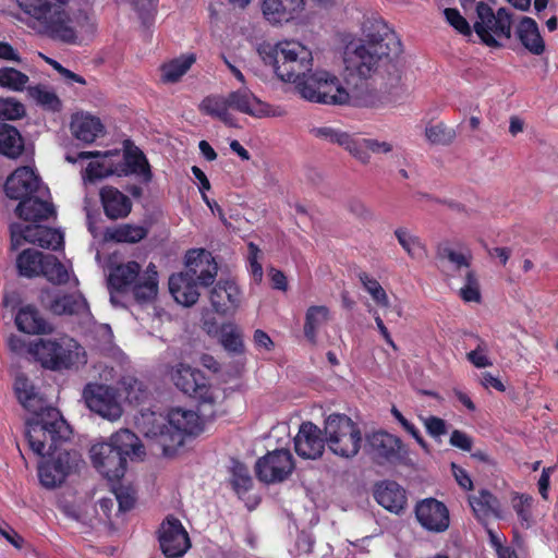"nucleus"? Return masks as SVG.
Returning <instances> with one entry per match:
<instances>
[{
    "instance_id": "473e14b6",
    "label": "nucleus",
    "mask_w": 558,
    "mask_h": 558,
    "mask_svg": "<svg viewBox=\"0 0 558 558\" xmlns=\"http://www.w3.org/2000/svg\"><path fill=\"white\" fill-rule=\"evenodd\" d=\"M148 229L144 226L122 223L113 228H107L105 239L116 243L135 244L145 239Z\"/></svg>"
},
{
    "instance_id": "8fccbe9b",
    "label": "nucleus",
    "mask_w": 558,
    "mask_h": 558,
    "mask_svg": "<svg viewBox=\"0 0 558 558\" xmlns=\"http://www.w3.org/2000/svg\"><path fill=\"white\" fill-rule=\"evenodd\" d=\"M359 279L377 305L383 307H387L389 305V299L386 291L375 278H372L367 272L362 271L359 274Z\"/></svg>"
},
{
    "instance_id": "393cba45",
    "label": "nucleus",
    "mask_w": 558,
    "mask_h": 558,
    "mask_svg": "<svg viewBox=\"0 0 558 558\" xmlns=\"http://www.w3.org/2000/svg\"><path fill=\"white\" fill-rule=\"evenodd\" d=\"M196 280L190 272L173 274L169 278V291L173 299L183 306L194 305L198 298V287Z\"/></svg>"
},
{
    "instance_id": "4be33fe9",
    "label": "nucleus",
    "mask_w": 558,
    "mask_h": 558,
    "mask_svg": "<svg viewBox=\"0 0 558 558\" xmlns=\"http://www.w3.org/2000/svg\"><path fill=\"white\" fill-rule=\"evenodd\" d=\"M375 500L386 510L399 514L407 506V493L402 486L395 481H383L375 485Z\"/></svg>"
},
{
    "instance_id": "6e6d98bb",
    "label": "nucleus",
    "mask_w": 558,
    "mask_h": 558,
    "mask_svg": "<svg viewBox=\"0 0 558 558\" xmlns=\"http://www.w3.org/2000/svg\"><path fill=\"white\" fill-rule=\"evenodd\" d=\"M118 174L117 166H107L104 161H90L85 169V178L95 182L97 180L105 179L111 174Z\"/></svg>"
},
{
    "instance_id": "603ef678",
    "label": "nucleus",
    "mask_w": 558,
    "mask_h": 558,
    "mask_svg": "<svg viewBox=\"0 0 558 558\" xmlns=\"http://www.w3.org/2000/svg\"><path fill=\"white\" fill-rule=\"evenodd\" d=\"M477 345L474 350L466 353V360L476 368H485L493 365L492 360L487 356L488 345L478 338Z\"/></svg>"
},
{
    "instance_id": "c756f323",
    "label": "nucleus",
    "mask_w": 558,
    "mask_h": 558,
    "mask_svg": "<svg viewBox=\"0 0 558 558\" xmlns=\"http://www.w3.org/2000/svg\"><path fill=\"white\" fill-rule=\"evenodd\" d=\"M141 276V265L131 260L117 265L110 271L108 282L113 290L123 293L130 290Z\"/></svg>"
},
{
    "instance_id": "13d9d810",
    "label": "nucleus",
    "mask_w": 558,
    "mask_h": 558,
    "mask_svg": "<svg viewBox=\"0 0 558 558\" xmlns=\"http://www.w3.org/2000/svg\"><path fill=\"white\" fill-rule=\"evenodd\" d=\"M312 135L328 143L338 144L342 146L348 133L340 132L330 126L314 128L311 130Z\"/></svg>"
},
{
    "instance_id": "338daca9",
    "label": "nucleus",
    "mask_w": 558,
    "mask_h": 558,
    "mask_svg": "<svg viewBox=\"0 0 558 558\" xmlns=\"http://www.w3.org/2000/svg\"><path fill=\"white\" fill-rule=\"evenodd\" d=\"M253 341L256 348L271 351L275 347L271 338L262 329H256L253 336Z\"/></svg>"
},
{
    "instance_id": "b1692460",
    "label": "nucleus",
    "mask_w": 558,
    "mask_h": 558,
    "mask_svg": "<svg viewBox=\"0 0 558 558\" xmlns=\"http://www.w3.org/2000/svg\"><path fill=\"white\" fill-rule=\"evenodd\" d=\"M16 328L27 335H48L53 327L44 318L39 310L32 304L21 306L15 314Z\"/></svg>"
},
{
    "instance_id": "3c124183",
    "label": "nucleus",
    "mask_w": 558,
    "mask_h": 558,
    "mask_svg": "<svg viewBox=\"0 0 558 558\" xmlns=\"http://www.w3.org/2000/svg\"><path fill=\"white\" fill-rule=\"evenodd\" d=\"M35 231H39L37 245L43 248H51L53 251H58L64 244L63 235L57 229L43 226L41 229H35Z\"/></svg>"
},
{
    "instance_id": "69168bd1",
    "label": "nucleus",
    "mask_w": 558,
    "mask_h": 558,
    "mask_svg": "<svg viewBox=\"0 0 558 558\" xmlns=\"http://www.w3.org/2000/svg\"><path fill=\"white\" fill-rule=\"evenodd\" d=\"M452 474L459 484L465 490L473 489V481L470 477L469 473L461 466L456 463H451Z\"/></svg>"
},
{
    "instance_id": "ea45409f",
    "label": "nucleus",
    "mask_w": 558,
    "mask_h": 558,
    "mask_svg": "<svg viewBox=\"0 0 558 558\" xmlns=\"http://www.w3.org/2000/svg\"><path fill=\"white\" fill-rule=\"evenodd\" d=\"M395 235L399 244L411 258L421 260L426 257V246L422 243L418 236L410 233L407 228H397L395 230Z\"/></svg>"
},
{
    "instance_id": "6ab92c4d",
    "label": "nucleus",
    "mask_w": 558,
    "mask_h": 558,
    "mask_svg": "<svg viewBox=\"0 0 558 558\" xmlns=\"http://www.w3.org/2000/svg\"><path fill=\"white\" fill-rule=\"evenodd\" d=\"M305 4V0H263L262 13L269 24L282 25L299 19Z\"/></svg>"
},
{
    "instance_id": "6e6552de",
    "label": "nucleus",
    "mask_w": 558,
    "mask_h": 558,
    "mask_svg": "<svg viewBox=\"0 0 558 558\" xmlns=\"http://www.w3.org/2000/svg\"><path fill=\"white\" fill-rule=\"evenodd\" d=\"M477 20L473 31L481 43L487 47L499 49L502 44L499 39H510L512 34V14L506 8L495 11L488 3H476Z\"/></svg>"
},
{
    "instance_id": "412c9836",
    "label": "nucleus",
    "mask_w": 558,
    "mask_h": 558,
    "mask_svg": "<svg viewBox=\"0 0 558 558\" xmlns=\"http://www.w3.org/2000/svg\"><path fill=\"white\" fill-rule=\"evenodd\" d=\"M229 108L254 118L274 116L268 104L259 100L247 87L228 94Z\"/></svg>"
},
{
    "instance_id": "bf43d9fd",
    "label": "nucleus",
    "mask_w": 558,
    "mask_h": 558,
    "mask_svg": "<svg viewBox=\"0 0 558 558\" xmlns=\"http://www.w3.org/2000/svg\"><path fill=\"white\" fill-rule=\"evenodd\" d=\"M533 498L524 494H514L512 507L521 521L527 522L531 518Z\"/></svg>"
},
{
    "instance_id": "bb28decb",
    "label": "nucleus",
    "mask_w": 558,
    "mask_h": 558,
    "mask_svg": "<svg viewBox=\"0 0 558 558\" xmlns=\"http://www.w3.org/2000/svg\"><path fill=\"white\" fill-rule=\"evenodd\" d=\"M46 194H37L33 197L22 199L16 206V215L25 221H43L56 215L52 203L44 201Z\"/></svg>"
},
{
    "instance_id": "de8ad7c7",
    "label": "nucleus",
    "mask_w": 558,
    "mask_h": 558,
    "mask_svg": "<svg viewBox=\"0 0 558 558\" xmlns=\"http://www.w3.org/2000/svg\"><path fill=\"white\" fill-rule=\"evenodd\" d=\"M425 136L434 145H450L456 138V132L445 123L439 122L435 125L426 126Z\"/></svg>"
},
{
    "instance_id": "f704fd0d",
    "label": "nucleus",
    "mask_w": 558,
    "mask_h": 558,
    "mask_svg": "<svg viewBox=\"0 0 558 558\" xmlns=\"http://www.w3.org/2000/svg\"><path fill=\"white\" fill-rule=\"evenodd\" d=\"M50 310L57 315H83L89 311L85 298L74 293L56 298L51 302Z\"/></svg>"
},
{
    "instance_id": "0e129e2a",
    "label": "nucleus",
    "mask_w": 558,
    "mask_h": 558,
    "mask_svg": "<svg viewBox=\"0 0 558 558\" xmlns=\"http://www.w3.org/2000/svg\"><path fill=\"white\" fill-rule=\"evenodd\" d=\"M192 173L195 177V179H197L199 182V191L202 193V197H203L204 202L207 204V206L210 209H213L211 202L205 194V191L210 190V182H209L208 178L206 177L205 172L197 166L192 167Z\"/></svg>"
},
{
    "instance_id": "4468645a",
    "label": "nucleus",
    "mask_w": 558,
    "mask_h": 558,
    "mask_svg": "<svg viewBox=\"0 0 558 558\" xmlns=\"http://www.w3.org/2000/svg\"><path fill=\"white\" fill-rule=\"evenodd\" d=\"M4 192L9 198L22 202L37 194H48L49 190L33 168L23 166L8 177Z\"/></svg>"
},
{
    "instance_id": "09e8293b",
    "label": "nucleus",
    "mask_w": 558,
    "mask_h": 558,
    "mask_svg": "<svg viewBox=\"0 0 558 558\" xmlns=\"http://www.w3.org/2000/svg\"><path fill=\"white\" fill-rule=\"evenodd\" d=\"M368 140L369 138H357L347 134L344 142H342V147L362 163L366 165L371 160Z\"/></svg>"
},
{
    "instance_id": "4c0bfd02",
    "label": "nucleus",
    "mask_w": 558,
    "mask_h": 558,
    "mask_svg": "<svg viewBox=\"0 0 558 558\" xmlns=\"http://www.w3.org/2000/svg\"><path fill=\"white\" fill-rule=\"evenodd\" d=\"M196 61L194 53L183 54L161 65V78L165 83L178 82Z\"/></svg>"
},
{
    "instance_id": "680f3d73",
    "label": "nucleus",
    "mask_w": 558,
    "mask_h": 558,
    "mask_svg": "<svg viewBox=\"0 0 558 558\" xmlns=\"http://www.w3.org/2000/svg\"><path fill=\"white\" fill-rule=\"evenodd\" d=\"M247 247H248V263H250L251 272L254 276V278L260 279L263 277V267H262L260 263L258 262V255L260 253V250L253 242H250Z\"/></svg>"
},
{
    "instance_id": "423d86ee",
    "label": "nucleus",
    "mask_w": 558,
    "mask_h": 558,
    "mask_svg": "<svg viewBox=\"0 0 558 558\" xmlns=\"http://www.w3.org/2000/svg\"><path fill=\"white\" fill-rule=\"evenodd\" d=\"M201 415V413L182 408L169 411L167 424H163L158 433H154L163 456H174L178 449L184 445L187 436H196L203 430Z\"/></svg>"
},
{
    "instance_id": "58836bf2",
    "label": "nucleus",
    "mask_w": 558,
    "mask_h": 558,
    "mask_svg": "<svg viewBox=\"0 0 558 558\" xmlns=\"http://www.w3.org/2000/svg\"><path fill=\"white\" fill-rule=\"evenodd\" d=\"M229 109L228 96L210 95L205 97L199 104V111L203 114L217 118L225 123H230L232 119Z\"/></svg>"
},
{
    "instance_id": "f03ea898",
    "label": "nucleus",
    "mask_w": 558,
    "mask_h": 558,
    "mask_svg": "<svg viewBox=\"0 0 558 558\" xmlns=\"http://www.w3.org/2000/svg\"><path fill=\"white\" fill-rule=\"evenodd\" d=\"M13 388L20 404L34 415L26 423L28 445L36 454H43L47 437L51 440L50 448H53L66 429V422L58 409L46 405V400L27 375L17 374Z\"/></svg>"
},
{
    "instance_id": "2f4dec72",
    "label": "nucleus",
    "mask_w": 558,
    "mask_h": 558,
    "mask_svg": "<svg viewBox=\"0 0 558 558\" xmlns=\"http://www.w3.org/2000/svg\"><path fill=\"white\" fill-rule=\"evenodd\" d=\"M469 504L475 517L480 520H485L490 517H501V508L498 498L487 489H481L477 496H470Z\"/></svg>"
},
{
    "instance_id": "ddd939ff",
    "label": "nucleus",
    "mask_w": 558,
    "mask_h": 558,
    "mask_svg": "<svg viewBox=\"0 0 558 558\" xmlns=\"http://www.w3.org/2000/svg\"><path fill=\"white\" fill-rule=\"evenodd\" d=\"M118 390L113 387L89 383L83 390L87 408L108 421H117L122 415V407L118 400Z\"/></svg>"
},
{
    "instance_id": "49530a36",
    "label": "nucleus",
    "mask_w": 558,
    "mask_h": 558,
    "mask_svg": "<svg viewBox=\"0 0 558 558\" xmlns=\"http://www.w3.org/2000/svg\"><path fill=\"white\" fill-rule=\"evenodd\" d=\"M29 78L28 76L10 66H4L0 69V86L14 90V92H22L26 84L28 83Z\"/></svg>"
},
{
    "instance_id": "79ce46f5",
    "label": "nucleus",
    "mask_w": 558,
    "mask_h": 558,
    "mask_svg": "<svg viewBox=\"0 0 558 558\" xmlns=\"http://www.w3.org/2000/svg\"><path fill=\"white\" fill-rule=\"evenodd\" d=\"M436 255L440 262H447L454 271L466 270L471 267V254L465 255L457 252L448 243H440L437 246Z\"/></svg>"
},
{
    "instance_id": "a211bd4d",
    "label": "nucleus",
    "mask_w": 558,
    "mask_h": 558,
    "mask_svg": "<svg viewBox=\"0 0 558 558\" xmlns=\"http://www.w3.org/2000/svg\"><path fill=\"white\" fill-rule=\"evenodd\" d=\"M242 293L235 281L219 280L210 290L209 301L214 311L221 316L233 315L241 304Z\"/></svg>"
},
{
    "instance_id": "f3484780",
    "label": "nucleus",
    "mask_w": 558,
    "mask_h": 558,
    "mask_svg": "<svg viewBox=\"0 0 558 558\" xmlns=\"http://www.w3.org/2000/svg\"><path fill=\"white\" fill-rule=\"evenodd\" d=\"M326 444L322 429L312 422H303L294 437V450L302 459H319Z\"/></svg>"
},
{
    "instance_id": "2eb2a0df",
    "label": "nucleus",
    "mask_w": 558,
    "mask_h": 558,
    "mask_svg": "<svg viewBox=\"0 0 558 558\" xmlns=\"http://www.w3.org/2000/svg\"><path fill=\"white\" fill-rule=\"evenodd\" d=\"M158 541L162 554L167 558H180L191 547L190 536L181 521L168 515L158 530Z\"/></svg>"
},
{
    "instance_id": "4d7b16f0",
    "label": "nucleus",
    "mask_w": 558,
    "mask_h": 558,
    "mask_svg": "<svg viewBox=\"0 0 558 558\" xmlns=\"http://www.w3.org/2000/svg\"><path fill=\"white\" fill-rule=\"evenodd\" d=\"M391 414L398 421V423L403 427V429L405 432H408L423 449H425V450L428 449L427 442L422 437V435H421L420 430L416 428V426L413 423H411L409 420H407L404 417V415L396 407H392Z\"/></svg>"
},
{
    "instance_id": "aec40b11",
    "label": "nucleus",
    "mask_w": 558,
    "mask_h": 558,
    "mask_svg": "<svg viewBox=\"0 0 558 558\" xmlns=\"http://www.w3.org/2000/svg\"><path fill=\"white\" fill-rule=\"evenodd\" d=\"M187 272L203 287H208L214 283L218 265L213 257L211 253L204 248L191 250L186 254Z\"/></svg>"
},
{
    "instance_id": "5fc2aeb1",
    "label": "nucleus",
    "mask_w": 558,
    "mask_h": 558,
    "mask_svg": "<svg viewBox=\"0 0 558 558\" xmlns=\"http://www.w3.org/2000/svg\"><path fill=\"white\" fill-rule=\"evenodd\" d=\"M447 22L461 35L472 36V27L458 9L447 8L444 11Z\"/></svg>"
},
{
    "instance_id": "f8f14e48",
    "label": "nucleus",
    "mask_w": 558,
    "mask_h": 558,
    "mask_svg": "<svg viewBox=\"0 0 558 558\" xmlns=\"http://www.w3.org/2000/svg\"><path fill=\"white\" fill-rule=\"evenodd\" d=\"M292 453L288 449H276L257 459L255 474L265 484L286 481L294 471Z\"/></svg>"
},
{
    "instance_id": "1a4fd4ad",
    "label": "nucleus",
    "mask_w": 558,
    "mask_h": 558,
    "mask_svg": "<svg viewBox=\"0 0 558 558\" xmlns=\"http://www.w3.org/2000/svg\"><path fill=\"white\" fill-rule=\"evenodd\" d=\"M324 433L329 450L341 458H353L360 449L362 433L348 415L332 413L325 420Z\"/></svg>"
},
{
    "instance_id": "7ed1b4c3",
    "label": "nucleus",
    "mask_w": 558,
    "mask_h": 558,
    "mask_svg": "<svg viewBox=\"0 0 558 558\" xmlns=\"http://www.w3.org/2000/svg\"><path fill=\"white\" fill-rule=\"evenodd\" d=\"M143 454L145 451L140 438L126 428L112 434L108 441L90 448L93 465L109 482H119L124 476L128 458Z\"/></svg>"
},
{
    "instance_id": "39448f33",
    "label": "nucleus",
    "mask_w": 558,
    "mask_h": 558,
    "mask_svg": "<svg viewBox=\"0 0 558 558\" xmlns=\"http://www.w3.org/2000/svg\"><path fill=\"white\" fill-rule=\"evenodd\" d=\"M170 379L180 391L197 400V410L203 417L216 415L217 396L205 373L180 362L171 367Z\"/></svg>"
},
{
    "instance_id": "052dcab7",
    "label": "nucleus",
    "mask_w": 558,
    "mask_h": 558,
    "mask_svg": "<svg viewBox=\"0 0 558 558\" xmlns=\"http://www.w3.org/2000/svg\"><path fill=\"white\" fill-rule=\"evenodd\" d=\"M424 426L427 434L433 438H439L447 434V424L445 420L438 416L430 415L424 418Z\"/></svg>"
},
{
    "instance_id": "e2e57ef3",
    "label": "nucleus",
    "mask_w": 558,
    "mask_h": 558,
    "mask_svg": "<svg viewBox=\"0 0 558 558\" xmlns=\"http://www.w3.org/2000/svg\"><path fill=\"white\" fill-rule=\"evenodd\" d=\"M449 442L452 447L459 448L463 451H471L473 445L472 438L459 429L452 430Z\"/></svg>"
},
{
    "instance_id": "a878e982",
    "label": "nucleus",
    "mask_w": 558,
    "mask_h": 558,
    "mask_svg": "<svg viewBox=\"0 0 558 558\" xmlns=\"http://www.w3.org/2000/svg\"><path fill=\"white\" fill-rule=\"evenodd\" d=\"M123 161L117 166L118 175L140 174L146 182L151 180V171L144 153L126 141Z\"/></svg>"
},
{
    "instance_id": "7c9ffc66",
    "label": "nucleus",
    "mask_w": 558,
    "mask_h": 558,
    "mask_svg": "<svg viewBox=\"0 0 558 558\" xmlns=\"http://www.w3.org/2000/svg\"><path fill=\"white\" fill-rule=\"evenodd\" d=\"M25 148L24 138L20 131L8 123L0 122V155L17 159Z\"/></svg>"
},
{
    "instance_id": "a18cd8bd",
    "label": "nucleus",
    "mask_w": 558,
    "mask_h": 558,
    "mask_svg": "<svg viewBox=\"0 0 558 558\" xmlns=\"http://www.w3.org/2000/svg\"><path fill=\"white\" fill-rule=\"evenodd\" d=\"M231 485L238 495L247 493L253 486V478L247 466L234 460L231 468Z\"/></svg>"
},
{
    "instance_id": "f257e3e1",
    "label": "nucleus",
    "mask_w": 558,
    "mask_h": 558,
    "mask_svg": "<svg viewBox=\"0 0 558 558\" xmlns=\"http://www.w3.org/2000/svg\"><path fill=\"white\" fill-rule=\"evenodd\" d=\"M363 39L347 62V87L332 73L312 72V51L298 40H281L263 45L258 52L265 64L274 68L278 78L294 83L302 98L316 104L374 108L381 102L379 94L369 87L368 78L377 74L385 92L400 85L402 70L399 57L402 44L396 32L380 17L366 19Z\"/></svg>"
},
{
    "instance_id": "9b49d317",
    "label": "nucleus",
    "mask_w": 558,
    "mask_h": 558,
    "mask_svg": "<svg viewBox=\"0 0 558 558\" xmlns=\"http://www.w3.org/2000/svg\"><path fill=\"white\" fill-rule=\"evenodd\" d=\"M365 451L378 465H397L408 457V449L402 440L385 430L367 435Z\"/></svg>"
},
{
    "instance_id": "e433bc0d",
    "label": "nucleus",
    "mask_w": 558,
    "mask_h": 558,
    "mask_svg": "<svg viewBox=\"0 0 558 558\" xmlns=\"http://www.w3.org/2000/svg\"><path fill=\"white\" fill-rule=\"evenodd\" d=\"M329 310L324 305L310 306L305 313L304 336L308 342L315 344L319 328L328 320Z\"/></svg>"
},
{
    "instance_id": "a19ab883",
    "label": "nucleus",
    "mask_w": 558,
    "mask_h": 558,
    "mask_svg": "<svg viewBox=\"0 0 558 558\" xmlns=\"http://www.w3.org/2000/svg\"><path fill=\"white\" fill-rule=\"evenodd\" d=\"M219 341L223 349L232 355L244 354L242 332L234 324H223L220 329Z\"/></svg>"
},
{
    "instance_id": "c85d7f7f",
    "label": "nucleus",
    "mask_w": 558,
    "mask_h": 558,
    "mask_svg": "<svg viewBox=\"0 0 558 558\" xmlns=\"http://www.w3.org/2000/svg\"><path fill=\"white\" fill-rule=\"evenodd\" d=\"M130 290L138 304L149 303L156 299L158 294V272L153 263L147 266Z\"/></svg>"
},
{
    "instance_id": "864d4df0",
    "label": "nucleus",
    "mask_w": 558,
    "mask_h": 558,
    "mask_svg": "<svg viewBox=\"0 0 558 558\" xmlns=\"http://www.w3.org/2000/svg\"><path fill=\"white\" fill-rule=\"evenodd\" d=\"M25 116L23 104L13 99H0V120H17Z\"/></svg>"
},
{
    "instance_id": "5701e85b",
    "label": "nucleus",
    "mask_w": 558,
    "mask_h": 558,
    "mask_svg": "<svg viewBox=\"0 0 558 558\" xmlns=\"http://www.w3.org/2000/svg\"><path fill=\"white\" fill-rule=\"evenodd\" d=\"M104 213L110 220L126 218L132 211V201L117 187L107 185L99 192Z\"/></svg>"
},
{
    "instance_id": "37998d69",
    "label": "nucleus",
    "mask_w": 558,
    "mask_h": 558,
    "mask_svg": "<svg viewBox=\"0 0 558 558\" xmlns=\"http://www.w3.org/2000/svg\"><path fill=\"white\" fill-rule=\"evenodd\" d=\"M40 275L49 282L58 286L65 284L69 281V274L65 266L51 254H46Z\"/></svg>"
},
{
    "instance_id": "cd10ccee",
    "label": "nucleus",
    "mask_w": 558,
    "mask_h": 558,
    "mask_svg": "<svg viewBox=\"0 0 558 558\" xmlns=\"http://www.w3.org/2000/svg\"><path fill=\"white\" fill-rule=\"evenodd\" d=\"M515 35L522 46L532 54L541 56L545 51V41L535 20L523 16L515 28Z\"/></svg>"
},
{
    "instance_id": "dca6fc26",
    "label": "nucleus",
    "mask_w": 558,
    "mask_h": 558,
    "mask_svg": "<svg viewBox=\"0 0 558 558\" xmlns=\"http://www.w3.org/2000/svg\"><path fill=\"white\" fill-rule=\"evenodd\" d=\"M414 513L421 526L432 533H444L450 525L447 506L433 497L416 502Z\"/></svg>"
},
{
    "instance_id": "0eeeda50",
    "label": "nucleus",
    "mask_w": 558,
    "mask_h": 558,
    "mask_svg": "<svg viewBox=\"0 0 558 558\" xmlns=\"http://www.w3.org/2000/svg\"><path fill=\"white\" fill-rule=\"evenodd\" d=\"M77 343L66 338H38L28 343L27 353L45 369L62 372L77 362Z\"/></svg>"
},
{
    "instance_id": "774afa93",
    "label": "nucleus",
    "mask_w": 558,
    "mask_h": 558,
    "mask_svg": "<svg viewBox=\"0 0 558 558\" xmlns=\"http://www.w3.org/2000/svg\"><path fill=\"white\" fill-rule=\"evenodd\" d=\"M116 497L119 504V510L121 511H129L135 505L134 496L131 493L125 492L123 489H119L118 492H116Z\"/></svg>"
},
{
    "instance_id": "9d476101",
    "label": "nucleus",
    "mask_w": 558,
    "mask_h": 558,
    "mask_svg": "<svg viewBox=\"0 0 558 558\" xmlns=\"http://www.w3.org/2000/svg\"><path fill=\"white\" fill-rule=\"evenodd\" d=\"M69 426L66 425V429L62 432V437L57 440L53 448H50L51 440L47 437L43 454H39L40 457L46 454L49 457L38 466L40 484L46 488H54L61 485L73 468L77 465L78 454L75 450L69 451L59 448L60 442L66 438Z\"/></svg>"
},
{
    "instance_id": "20e7f679",
    "label": "nucleus",
    "mask_w": 558,
    "mask_h": 558,
    "mask_svg": "<svg viewBox=\"0 0 558 558\" xmlns=\"http://www.w3.org/2000/svg\"><path fill=\"white\" fill-rule=\"evenodd\" d=\"M25 13L38 23V33L68 45L77 44V33L72 26L70 14L60 5L48 0H19Z\"/></svg>"
},
{
    "instance_id": "c9c22d12",
    "label": "nucleus",
    "mask_w": 558,
    "mask_h": 558,
    "mask_svg": "<svg viewBox=\"0 0 558 558\" xmlns=\"http://www.w3.org/2000/svg\"><path fill=\"white\" fill-rule=\"evenodd\" d=\"M73 135L84 142L93 143L102 131V124L98 118L92 116L76 117L71 123Z\"/></svg>"
},
{
    "instance_id": "c03bdc74",
    "label": "nucleus",
    "mask_w": 558,
    "mask_h": 558,
    "mask_svg": "<svg viewBox=\"0 0 558 558\" xmlns=\"http://www.w3.org/2000/svg\"><path fill=\"white\" fill-rule=\"evenodd\" d=\"M43 226L34 225V226H22L20 223H14L11 226V248L13 251L17 250L23 245L24 242H29L32 244L37 245V239H39V231H35V229H41Z\"/></svg>"
},
{
    "instance_id": "72a5a7b5",
    "label": "nucleus",
    "mask_w": 558,
    "mask_h": 558,
    "mask_svg": "<svg viewBox=\"0 0 558 558\" xmlns=\"http://www.w3.org/2000/svg\"><path fill=\"white\" fill-rule=\"evenodd\" d=\"M46 254L34 250H23L16 257V268L19 275L25 278H35L40 276Z\"/></svg>"
}]
</instances>
